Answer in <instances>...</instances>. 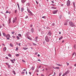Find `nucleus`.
Instances as JSON below:
<instances>
[{"instance_id": "1", "label": "nucleus", "mask_w": 76, "mask_h": 76, "mask_svg": "<svg viewBox=\"0 0 76 76\" xmlns=\"http://www.w3.org/2000/svg\"><path fill=\"white\" fill-rule=\"evenodd\" d=\"M69 25L71 27H73V26H75V25L74 24V23L72 21L69 22Z\"/></svg>"}, {"instance_id": "2", "label": "nucleus", "mask_w": 76, "mask_h": 76, "mask_svg": "<svg viewBox=\"0 0 76 76\" xmlns=\"http://www.w3.org/2000/svg\"><path fill=\"white\" fill-rule=\"evenodd\" d=\"M45 40L47 42H49L50 41V38L46 36L45 37Z\"/></svg>"}, {"instance_id": "3", "label": "nucleus", "mask_w": 76, "mask_h": 76, "mask_svg": "<svg viewBox=\"0 0 76 76\" xmlns=\"http://www.w3.org/2000/svg\"><path fill=\"white\" fill-rule=\"evenodd\" d=\"M70 1L69 0H68V1L67 2V6H68V7H69V6H70Z\"/></svg>"}, {"instance_id": "4", "label": "nucleus", "mask_w": 76, "mask_h": 76, "mask_svg": "<svg viewBox=\"0 0 76 76\" xmlns=\"http://www.w3.org/2000/svg\"><path fill=\"white\" fill-rule=\"evenodd\" d=\"M57 12H58V10H54L53 12V14H56L57 13Z\"/></svg>"}, {"instance_id": "5", "label": "nucleus", "mask_w": 76, "mask_h": 76, "mask_svg": "<svg viewBox=\"0 0 76 76\" xmlns=\"http://www.w3.org/2000/svg\"><path fill=\"white\" fill-rule=\"evenodd\" d=\"M69 70H68L66 72H65L64 74L65 75H67L68 73H69Z\"/></svg>"}, {"instance_id": "6", "label": "nucleus", "mask_w": 76, "mask_h": 76, "mask_svg": "<svg viewBox=\"0 0 76 76\" xmlns=\"http://www.w3.org/2000/svg\"><path fill=\"white\" fill-rule=\"evenodd\" d=\"M17 20V18H16V17H15V19H14L13 20V23H15L16 22V20Z\"/></svg>"}, {"instance_id": "7", "label": "nucleus", "mask_w": 76, "mask_h": 76, "mask_svg": "<svg viewBox=\"0 0 76 76\" xmlns=\"http://www.w3.org/2000/svg\"><path fill=\"white\" fill-rule=\"evenodd\" d=\"M6 38H10V35L9 34H7L6 36Z\"/></svg>"}, {"instance_id": "8", "label": "nucleus", "mask_w": 76, "mask_h": 76, "mask_svg": "<svg viewBox=\"0 0 76 76\" xmlns=\"http://www.w3.org/2000/svg\"><path fill=\"white\" fill-rule=\"evenodd\" d=\"M29 13H30V14L28 15L29 16H33V13H32V12L31 11L29 12Z\"/></svg>"}, {"instance_id": "9", "label": "nucleus", "mask_w": 76, "mask_h": 76, "mask_svg": "<svg viewBox=\"0 0 76 76\" xmlns=\"http://www.w3.org/2000/svg\"><path fill=\"white\" fill-rule=\"evenodd\" d=\"M25 1H26V0H21V2L23 4H24Z\"/></svg>"}, {"instance_id": "10", "label": "nucleus", "mask_w": 76, "mask_h": 76, "mask_svg": "<svg viewBox=\"0 0 76 76\" xmlns=\"http://www.w3.org/2000/svg\"><path fill=\"white\" fill-rule=\"evenodd\" d=\"M21 12H23V11L25 10V9H24V8L22 7L21 8Z\"/></svg>"}, {"instance_id": "11", "label": "nucleus", "mask_w": 76, "mask_h": 76, "mask_svg": "<svg viewBox=\"0 0 76 76\" xmlns=\"http://www.w3.org/2000/svg\"><path fill=\"white\" fill-rule=\"evenodd\" d=\"M27 38H28V39L30 40H32V38H31V37H27Z\"/></svg>"}, {"instance_id": "12", "label": "nucleus", "mask_w": 76, "mask_h": 76, "mask_svg": "<svg viewBox=\"0 0 76 76\" xmlns=\"http://www.w3.org/2000/svg\"><path fill=\"white\" fill-rule=\"evenodd\" d=\"M29 34H30V33H29V32H27L26 33V36H28V35H29Z\"/></svg>"}, {"instance_id": "13", "label": "nucleus", "mask_w": 76, "mask_h": 76, "mask_svg": "<svg viewBox=\"0 0 76 76\" xmlns=\"http://www.w3.org/2000/svg\"><path fill=\"white\" fill-rule=\"evenodd\" d=\"M34 28H32L31 29V33H33L34 32Z\"/></svg>"}, {"instance_id": "14", "label": "nucleus", "mask_w": 76, "mask_h": 76, "mask_svg": "<svg viewBox=\"0 0 76 76\" xmlns=\"http://www.w3.org/2000/svg\"><path fill=\"white\" fill-rule=\"evenodd\" d=\"M72 3H73V4L74 6V8H75V2L74 1Z\"/></svg>"}, {"instance_id": "15", "label": "nucleus", "mask_w": 76, "mask_h": 76, "mask_svg": "<svg viewBox=\"0 0 76 76\" xmlns=\"http://www.w3.org/2000/svg\"><path fill=\"white\" fill-rule=\"evenodd\" d=\"M6 47H5L3 49V51H6Z\"/></svg>"}, {"instance_id": "16", "label": "nucleus", "mask_w": 76, "mask_h": 76, "mask_svg": "<svg viewBox=\"0 0 76 76\" xmlns=\"http://www.w3.org/2000/svg\"><path fill=\"white\" fill-rule=\"evenodd\" d=\"M34 69L35 68L34 66H32L31 69L32 70H34Z\"/></svg>"}, {"instance_id": "17", "label": "nucleus", "mask_w": 76, "mask_h": 76, "mask_svg": "<svg viewBox=\"0 0 76 76\" xmlns=\"http://www.w3.org/2000/svg\"><path fill=\"white\" fill-rule=\"evenodd\" d=\"M63 36H61L60 37V38H59V40H61V39H63Z\"/></svg>"}, {"instance_id": "18", "label": "nucleus", "mask_w": 76, "mask_h": 76, "mask_svg": "<svg viewBox=\"0 0 76 76\" xmlns=\"http://www.w3.org/2000/svg\"><path fill=\"white\" fill-rule=\"evenodd\" d=\"M54 68L55 69H58V70L60 69V68L59 67H55V68Z\"/></svg>"}, {"instance_id": "19", "label": "nucleus", "mask_w": 76, "mask_h": 76, "mask_svg": "<svg viewBox=\"0 0 76 76\" xmlns=\"http://www.w3.org/2000/svg\"><path fill=\"white\" fill-rule=\"evenodd\" d=\"M51 8L52 9H57V7H52Z\"/></svg>"}, {"instance_id": "20", "label": "nucleus", "mask_w": 76, "mask_h": 76, "mask_svg": "<svg viewBox=\"0 0 76 76\" xmlns=\"http://www.w3.org/2000/svg\"><path fill=\"white\" fill-rule=\"evenodd\" d=\"M48 35H49V36H50L51 35V33L49 32L48 34Z\"/></svg>"}, {"instance_id": "21", "label": "nucleus", "mask_w": 76, "mask_h": 76, "mask_svg": "<svg viewBox=\"0 0 76 76\" xmlns=\"http://www.w3.org/2000/svg\"><path fill=\"white\" fill-rule=\"evenodd\" d=\"M16 38L17 39V40H19V39H20V38H19V37L18 36H17L16 37Z\"/></svg>"}, {"instance_id": "22", "label": "nucleus", "mask_w": 76, "mask_h": 76, "mask_svg": "<svg viewBox=\"0 0 76 76\" xmlns=\"http://www.w3.org/2000/svg\"><path fill=\"white\" fill-rule=\"evenodd\" d=\"M8 56L9 57H12V55L10 53H8Z\"/></svg>"}, {"instance_id": "23", "label": "nucleus", "mask_w": 76, "mask_h": 76, "mask_svg": "<svg viewBox=\"0 0 76 76\" xmlns=\"http://www.w3.org/2000/svg\"><path fill=\"white\" fill-rule=\"evenodd\" d=\"M56 64L58 66H62V65H61L60 64Z\"/></svg>"}, {"instance_id": "24", "label": "nucleus", "mask_w": 76, "mask_h": 76, "mask_svg": "<svg viewBox=\"0 0 76 76\" xmlns=\"http://www.w3.org/2000/svg\"><path fill=\"white\" fill-rule=\"evenodd\" d=\"M10 46L11 47H13V44H12V43H10Z\"/></svg>"}, {"instance_id": "25", "label": "nucleus", "mask_w": 76, "mask_h": 76, "mask_svg": "<svg viewBox=\"0 0 76 76\" xmlns=\"http://www.w3.org/2000/svg\"><path fill=\"white\" fill-rule=\"evenodd\" d=\"M23 49L25 50H27V49H28V48H23Z\"/></svg>"}, {"instance_id": "26", "label": "nucleus", "mask_w": 76, "mask_h": 76, "mask_svg": "<svg viewBox=\"0 0 76 76\" xmlns=\"http://www.w3.org/2000/svg\"><path fill=\"white\" fill-rule=\"evenodd\" d=\"M26 6H30V4L29 3H28L27 4H26Z\"/></svg>"}, {"instance_id": "27", "label": "nucleus", "mask_w": 76, "mask_h": 76, "mask_svg": "<svg viewBox=\"0 0 76 76\" xmlns=\"http://www.w3.org/2000/svg\"><path fill=\"white\" fill-rule=\"evenodd\" d=\"M3 36H4V37H6V34L4 33H3Z\"/></svg>"}, {"instance_id": "28", "label": "nucleus", "mask_w": 76, "mask_h": 76, "mask_svg": "<svg viewBox=\"0 0 76 76\" xmlns=\"http://www.w3.org/2000/svg\"><path fill=\"white\" fill-rule=\"evenodd\" d=\"M18 36H19L20 37H22V35L20 34H18Z\"/></svg>"}, {"instance_id": "29", "label": "nucleus", "mask_w": 76, "mask_h": 76, "mask_svg": "<svg viewBox=\"0 0 76 76\" xmlns=\"http://www.w3.org/2000/svg\"><path fill=\"white\" fill-rule=\"evenodd\" d=\"M12 38H13L14 39H15V38H16V37H15L14 36H12Z\"/></svg>"}, {"instance_id": "30", "label": "nucleus", "mask_w": 76, "mask_h": 76, "mask_svg": "<svg viewBox=\"0 0 76 76\" xmlns=\"http://www.w3.org/2000/svg\"><path fill=\"white\" fill-rule=\"evenodd\" d=\"M17 5L19 9H20V8L19 7V3H17Z\"/></svg>"}, {"instance_id": "31", "label": "nucleus", "mask_w": 76, "mask_h": 76, "mask_svg": "<svg viewBox=\"0 0 76 76\" xmlns=\"http://www.w3.org/2000/svg\"><path fill=\"white\" fill-rule=\"evenodd\" d=\"M12 73L14 74V75H16V73H15V71H13Z\"/></svg>"}, {"instance_id": "32", "label": "nucleus", "mask_w": 76, "mask_h": 76, "mask_svg": "<svg viewBox=\"0 0 76 76\" xmlns=\"http://www.w3.org/2000/svg\"><path fill=\"white\" fill-rule=\"evenodd\" d=\"M11 61L12 62V63H15L14 62V61L12 59L11 60Z\"/></svg>"}, {"instance_id": "33", "label": "nucleus", "mask_w": 76, "mask_h": 76, "mask_svg": "<svg viewBox=\"0 0 76 76\" xmlns=\"http://www.w3.org/2000/svg\"><path fill=\"white\" fill-rule=\"evenodd\" d=\"M17 10H15V11H14L15 13H17Z\"/></svg>"}, {"instance_id": "34", "label": "nucleus", "mask_w": 76, "mask_h": 76, "mask_svg": "<svg viewBox=\"0 0 76 76\" xmlns=\"http://www.w3.org/2000/svg\"><path fill=\"white\" fill-rule=\"evenodd\" d=\"M62 17V16L61 15H59V19H61V18Z\"/></svg>"}, {"instance_id": "35", "label": "nucleus", "mask_w": 76, "mask_h": 76, "mask_svg": "<svg viewBox=\"0 0 76 76\" xmlns=\"http://www.w3.org/2000/svg\"><path fill=\"white\" fill-rule=\"evenodd\" d=\"M64 25H67V22L65 23H64Z\"/></svg>"}, {"instance_id": "36", "label": "nucleus", "mask_w": 76, "mask_h": 76, "mask_svg": "<svg viewBox=\"0 0 76 76\" xmlns=\"http://www.w3.org/2000/svg\"><path fill=\"white\" fill-rule=\"evenodd\" d=\"M21 73L22 75H24L25 74V72H22Z\"/></svg>"}, {"instance_id": "37", "label": "nucleus", "mask_w": 76, "mask_h": 76, "mask_svg": "<svg viewBox=\"0 0 76 76\" xmlns=\"http://www.w3.org/2000/svg\"><path fill=\"white\" fill-rule=\"evenodd\" d=\"M38 38V37H36V38H35L36 40H37Z\"/></svg>"}, {"instance_id": "38", "label": "nucleus", "mask_w": 76, "mask_h": 76, "mask_svg": "<svg viewBox=\"0 0 76 76\" xmlns=\"http://www.w3.org/2000/svg\"><path fill=\"white\" fill-rule=\"evenodd\" d=\"M33 45H37V44L34 43H33Z\"/></svg>"}, {"instance_id": "39", "label": "nucleus", "mask_w": 76, "mask_h": 76, "mask_svg": "<svg viewBox=\"0 0 76 76\" xmlns=\"http://www.w3.org/2000/svg\"><path fill=\"white\" fill-rule=\"evenodd\" d=\"M15 56L16 57H18V56H19V54H17L15 55Z\"/></svg>"}, {"instance_id": "40", "label": "nucleus", "mask_w": 76, "mask_h": 76, "mask_svg": "<svg viewBox=\"0 0 76 76\" xmlns=\"http://www.w3.org/2000/svg\"><path fill=\"white\" fill-rule=\"evenodd\" d=\"M15 50L16 51H18V47H16Z\"/></svg>"}, {"instance_id": "41", "label": "nucleus", "mask_w": 76, "mask_h": 76, "mask_svg": "<svg viewBox=\"0 0 76 76\" xmlns=\"http://www.w3.org/2000/svg\"><path fill=\"white\" fill-rule=\"evenodd\" d=\"M11 34H15V32L14 31L12 32L11 33Z\"/></svg>"}, {"instance_id": "42", "label": "nucleus", "mask_w": 76, "mask_h": 76, "mask_svg": "<svg viewBox=\"0 0 76 76\" xmlns=\"http://www.w3.org/2000/svg\"><path fill=\"white\" fill-rule=\"evenodd\" d=\"M10 20H11V19L10 18L9 19V23H10Z\"/></svg>"}, {"instance_id": "43", "label": "nucleus", "mask_w": 76, "mask_h": 76, "mask_svg": "<svg viewBox=\"0 0 76 76\" xmlns=\"http://www.w3.org/2000/svg\"><path fill=\"white\" fill-rule=\"evenodd\" d=\"M22 61H23V62L24 63H26V61H25L23 60H22Z\"/></svg>"}, {"instance_id": "44", "label": "nucleus", "mask_w": 76, "mask_h": 76, "mask_svg": "<svg viewBox=\"0 0 76 76\" xmlns=\"http://www.w3.org/2000/svg\"><path fill=\"white\" fill-rule=\"evenodd\" d=\"M5 58H6V59H7V60H8V59H9V58H8V57H5Z\"/></svg>"}, {"instance_id": "45", "label": "nucleus", "mask_w": 76, "mask_h": 76, "mask_svg": "<svg viewBox=\"0 0 76 76\" xmlns=\"http://www.w3.org/2000/svg\"><path fill=\"white\" fill-rule=\"evenodd\" d=\"M52 26H54L55 25V23H53V24H52Z\"/></svg>"}, {"instance_id": "46", "label": "nucleus", "mask_w": 76, "mask_h": 76, "mask_svg": "<svg viewBox=\"0 0 76 76\" xmlns=\"http://www.w3.org/2000/svg\"><path fill=\"white\" fill-rule=\"evenodd\" d=\"M25 19H27V18H28V16H27L25 17Z\"/></svg>"}, {"instance_id": "47", "label": "nucleus", "mask_w": 76, "mask_h": 76, "mask_svg": "<svg viewBox=\"0 0 76 76\" xmlns=\"http://www.w3.org/2000/svg\"><path fill=\"white\" fill-rule=\"evenodd\" d=\"M41 34L42 35H43V34H44V32L42 31L41 32Z\"/></svg>"}, {"instance_id": "48", "label": "nucleus", "mask_w": 76, "mask_h": 76, "mask_svg": "<svg viewBox=\"0 0 76 76\" xmlns=\"http://www.w3.org/2000/svg\"><path fill=\"white\" fill-rule=\"evenodd\" d=\"M61 75V73H59V76H60Z\"/></svg>"}, {"instance_id": "49", "label": "nucleus", "mask_w": 76, "mask_h": 76, "mask_svg": "<svg viewBox=\"0 0 76 76\" xmlns=\"http://www.w3.org/2000/svg\"><path fill=\"white\" fill-rule=\"evenodd\" d=\"M42 18H44V19H45V16H44L42 17Z\"/></svg>"}, {"instance_id": "50", "label": "nucleus", "mask_w": 76, "mask_h": 76, "mask_svg": "<svg viewBox=\"0 0 76 76\" xmlns=\"http://www.w3.org/2000/svg\"><path fill=\"white\" fill-rule=\"evenodd\" d=\"M35 55H37V54H38V52H36L35 53Z\"/></svg>"}, {"instance_id": "51", "label": "nucleus", "mask_w": 76, "mask_h": 76, "mask_svg": "<svg viewBox=\"0 0 76 76\" xmlns=\"http://www.w3.org/2000/svg\"><path fill=\"white\" fill-rule=\"evenodd\" d=\"M66 64H67V66H69V63L66 62Z\"/></svg>"}, {"instance_id": "52", "label": "nucleus", "mask_w": 76, "mask_h": 76, "mask_svg": "<svg viewBox=\"0 0 76 76\" xmlns=\"http://www.w3.org/2000/svg\"><path fill=\"white\" fill-rule=\"evenodd\" d=\"M38 61H41L40 60V59H38Z\"/></svg>"}, {"instance_id": "53", "label": "nucleus", "mask_w": 76, "mask_h": 76, "mask_svg": "<svg viewBox=\"0 0 76 76\" xmlns=\"http://www.w3.org/2000/svg\"><path fill=\"white\" fill-rule=\"evenodd\" d=\"M35 41H36V42H38V41H37V40H34Z\"/></svg>"}, {"instance_id": "54", "label": "nucleus", "mask_w": 76, "mask_h": 76, "mask_svg": "<svg viewBox=\"0 0 76 76\" xmlns=\"http://www.w3.org/2000/svg\"><path fill=\"white\" fill-rule=\"evenodd\" d=\"M7 39L8 40L9 39H10V38H9L8 37H7Z\"/></svg>"}, {"instance_id": "55", "label": "nucleus", "mask_w": 76, "mask_h": 76, "mask_svg": "<svg viewBox=\"0 0 76 76\" xmlns=\"http://www.w3.org/2000/svg\"><path fill=\"white\" fill-rule=\"evenodd\" d=\"M5 64L7 65H8L9 64H8V63H6Z\"/></svg>"}, {"instance_id": "56", "label": "nucleus", "mask_w": 76, "mask_h": 76, "mask_svg": "<svg viewBox=\"0 0 76 76\" xmlns=\"http://www.w3.org/2000/svg\"><path fill=\"white\" fill-rule=\"evenodd\" d=\"M1 28H2V26H1V25L0 24V29Z\"/></svg>"}, {"instance_id": "57", "label": "nucleus", "mask_w": 76, "mask_h": 76, "mask_svg": "<svg viewBox=\"0 0 76 76\" xmlns=\"http://www.w3.org/2000/svg\"><path fill=\"white\" fill-rule=\"evenodd\" d=\"M75 52H74L72 55V56H74L75 55Z\"/></svg>"}, {"instance_id": "58", "label": "nucleus", "mask_w": 76, "mask_h": 76, "mask_svg": "<svg viewBox=\"0 0 76 76\" xmlns=\"http://www.w3.org/2000/svg\"><path fill=\"white\" fill-rule=\"evenodd\" d=\"M23 71H24V72H25V71H26V69H24L23 70Z\"/></svg>"}, {"instance_id": "59", "label": "nucleus", "mask_w": 76, "mask_h": 76, "mask_svg": "<svg viewBox=\"0 0 76 76\" xmlns=\"http://www.w3.org/2000/svg\"><path fill=\"white\" fill-rule=\"evenodd\" d=\"M9 12L8 11H7L6 12V13H8Z\"/></svg>"}, {"instance_id": "60", "label": "nucleus", "mask_w": 76, "mask_h": 76, "mask_svg": "<svg viewBox=\"0 0 76 76\" xmlns=\"http://www.w3.org/2000/svg\"><path fill=\"white\" fill-rule=\"evenodd\" d=\"M27 10L28 12L30 10L28 8H27Z\"/></svg>"}, {"instance_id": "61", "label": "nucleus", "mask_w": 76, "mask_h": 76, "mask_svg": "<svg viewBox=\"0 0 76 76\" xmlns=\"http://www.w3.org/2000/svg\"><path fill=\"white\" fill-rule=\"evenodd\" d=\"M36 2L37 4H38V2H37V1H36Z\"/></svg>"}, {"instance_id": "62", "label": "nucleus", "mask_w": 76, "mask_h": 76, "mask_svg": "<svg viewBox=\"0 0 76 76\" xmlns=\"http://www.w3.org/2000/svg\"><path fill=\"white\" fill-rule=\"evenodd\" d=\"M13 61H15V60H16L15 59H13Z\"/></svg>"}, {"instance_id": "63", "label": "nucleus", "mask_w": 76, "mask_h": 76, "mask_svg": "<svg viewBox=\"0 0 76 76\" xmlns=\"http://www.w3.org/2000/svg\"><path fill=\"white\" fill-rule=\"evenodd\" d=\"M37 72H39V70H37Z\"/></svg>"}, {"instance_id": "64", "label": "nucleus", "mask_w": 76, "mask_h": 76, "mask_svg": "<svg viewBox=\"0 0 76 76\" xmlns=\"http://www.w3.org/2000/svg\"><path fill=\"white\" fill-rule=\"evenodd\" d=\"M74 66H75V67H76V64L74 65Z\"/></svg>"}]
</instances>
